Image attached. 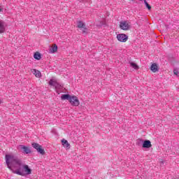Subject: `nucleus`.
Returning a JSON list of instances; mask_svg holds the SVG:
<instances>
[{"label": "nucleus", "mask_w": 179, "mask_h": 179, "mask_svg": "<svg viewBox=\"0 0 179 179\" xmlns=\"http://www.w3.org/2000/svg\"><path fill=\"white\" fill-rule=\"evenodd\" d=\"M173 73H174V75H176V76H177L178 75V70L174 69L173 70Z\"/></svg>", "instance_id": "19"}, {"label": "nucleus", "mask_w": 179, "mask_h": 179, "mask_svg": "<svg viewBox=\"0 0 179 179\" xmlns=\"http://www.w3.org/2000/svg\"><path fill=\"white\" fill-rule=\"evenodd\" d=\"M150 69L152 72H154V73L159 71V68L157 67V64L156 63H154L151 65Z\"/></svg>", "instance_id": "10"}, {"label": "nucleus", "mask_w": 179, "mask_h": 179, "mask_svg": "<svg viewBox=\"0 0 179 179\" xmlns=\"http://www.w3.org/2000/svg\"><path fill=\"white\" fill-rule=\"evenodd\" d=\"M130 64V66H131V68H133L134 69H136L137 71V69H139V66H138V64H136V63L134 62H129Z\"/></svg>", "instance_id": "17"}, {"label": "nucleus", "mask_w": 179, "mask_h": 179, "mask_svg": "<svg viewBox=\"0 0 179 179\" xmlns=\"http://www.w3.org/2000/svg\"><path fill=\"white\" fill-rule=\"evenodd\" d=\"M58 51V46L56 44H54L52 48H50L49 52L50 54H54Z\"/></svg>", "instance_id": "9"}, {"label": "nucleus", "mask_w": 179, "mask_h": 179, "mask_svg": "<svg viewBox=\"0 0 179 179\" xmlns=\"http://www.w3.org/2000/svg\"><path fill=\"white\" fill-rule=\"evenodd\" d=\"M120 27L122 30H124L125 31H127V30H129L131 26L129 25V24H128L127 21H122L120 23Z\"/></svg>", "instance_id": "6"}, {"label": "nucleus", "mask_w": 179, "mask_h": 179, "mask_svg": "<svg viewBox=\"0 0 179 179\" xmlns=\"http://www.w3.org/2000/svg\"><path fill=\"white\" fill-rule=\"evenodd\" d=\"M140 1H143V0H140Z\"/></svg>", "instance_id": "22"}, {"label": "nucleus", "mask_w": 179, "mask_h": 179, "mask_svg": "<svg viewBox=\"0 0 179 179\" xmlns=\"http://www.w3.org/2000/svg\"><path fill=\"white\" fill-rule=\"evenodd\" d=\"M72 97V96H71L69 94H62L61 96L62 100H68L69 101L71 100V98Z\"/></svg>", "instance_id": "14"}, {"label": "nucleus", "mask_w": 179, "mask_h": 179, "mask_svg": "<svg viewBox=\"0 0 179 179\" xmlns=\"http://www.w3.org/2000/svg\"><path fill=\"white\" fill-rule=\"evenodd\" d=\"M32 147L37 150L38 153L41 155H45V151H44V149L37 143H32Z\"/></svg>", "instance_id": "4"}, {"label": "nucleus", "mask_w": 179, "mask_h": 179, "mask_svg": "<svg viewBox=\"0 0 179 179\" xmlns=\"http://www.w3.org/2000/svg\"><path fill=\"white\" fill-rule=\"evenodd\" d=\"M1 103V100H0V103Z\"/></svg>", "instance_id": "21"}, {"label": "nucleus", "mask_w": 179, "mask_h": 179, "mask_svg": "<svg viewBox=\"0 0 179 179\" xmlns=\"http://www.w3.org/2000/svg\"><path fill=\"white\" fill-rule=\"evenodd\" d=\"M87 30L86 27H83V34H87Z\"/></svg>", "instance_id": "18"}, {"label": "nucleus", "mask_w": 179, "mask_h": 179, "mask_svg": "<svg viewBox=\"0 0 179 179\" xmlns=\"http://www.w3.org/2000/svg\"><path fill=\"white\" fill-rule=\"evenodd\" d=\"M3 10V8H1L0 6V12H2Z\"/></svg>", "instance_id": "20"}, {"label": "nucleus", "mask_w": 179, "mask_h": 179, "mask_svg": "<svg viewBox=\"0 0 179 179\" xmlns=\"http://www.w3.org/2000/svg\"><path fill=\"white\" fill-rule=\"evenodd\" d=\"M34 58L38 61H40V59H41V55L39 52H36L34 55Z\"/></svg>", "instance_id": "16"}, {"label": "nucleus", "mask_w": 179, "mask_h": 179, "mask_svg": "<svg viewBox=\"0 0 179 179\" xmlns=\"http://www.w3.org/2000/svg\"><path fill=\"white\" fill-rule=\"evenodd\" d=\"M5 31V23L3 21L0 20V34Z\"/></svg>", "instance_id": "13"}, {"label": "nucleus", "mask_w": 179, "mask_h": 179, "mask_svg": "<svg viewBox=\"0 0 179 179\" xmlns=\"http://www.w3.org/2000/svg\"><path fill=\"white\" fill-rule=\"evenodd\" d=\"M18 149H20L24 155H30V153H31V150L25 145H19Z\"/></svg>", "instance_id": "5"}, {"label": "nucleus", "mask_w": 179, "mask_h": 179, "mask_svg": "<svg viewBox=\"0 0 179 179\" xmlns=\"http://www.w3.org/2000/svg\"><path fill=\"white\" fill-rule=\"evenodd\" d=\"M49 85L50 86H53V87H55L56 89H57V87H59V84L57 82V80H53V79L50 80Z\"/></svg>", "instance_id": "8"}, {"label": "nucleus", "mask_w": 179, "mask_h": 179, "mask_svg": "<svg viewBox=\"0 0 179 179\" xmlns=\"http://www.w3.org/2000/svg\"><path fill=\"white\" fill-rule=\"evenodd\" d=\"M77 27H78V29H83V27H86V25L85 23H83V22L78 21Z\"/></svg>", "instance_id": "15"}, {"label": "nucleus", "mask_w": 179, "mask_h": 179, "mask_svg": "<svg viewBox=\"0 0 179 179\" xmlns=\"http://www.w3.org/2000/svg\"><path fill=\"white\" fill-rule=\"evenodd\" d=\"M69 101L70 104L76 107H78V106L80 104V102L79 101V99H78V96H71V98H70V101Z\"/></svg>", "instance_id": "3"}, {"label": "nucleus", "mask_w": 179, "mask_h": 179, "mask_svg": "<svg viewBox=\"0 0 179 179\" xmlns=\"http://www.w3.org/2000/svg\"><path fill=\"white\" fill-rule=\"evenodd\" d=\"M140 142H143V148L145 149H149V148H152V143L149 140L142 141L139 139Z\"/></svg>", "instance_id": "7"}, {"label": "nucleus", "mask_w": 179, "mask_h": 179, "mask_svg": "<svg viewBox=\"0 0 179 179\" xmlns=\"http://www.w3.org/2000/svg\"><path fill=\"white\" fill-rule=\"evenodd\" d=\"M131 1H134V0H131Z\"/></svg>", "instance_id": "23"}, {"label": "nucleus", "mask_w": 179, "mask_h": 179, "mask_svg": "<svg viewBox=\"0 0 179 179\" xmlns=\"http://www.w3.org/2000/svg\"><path fill=\"white\" fill-rule=\"evenodd\" d=\"M6 163L8 169L12 171L14 174L17 176H29L31 174V169L28 165L23 164L22 159L10 155H6Z\"/></svg>", "instance_id": "1"}, {"label": "nucleus", "mask_w": 179, "mask_h": 179, "mask_svg": "<svg viewBox=\"0 0 179 179\" xmlns=\"http://www.w3.org/2000/svg\"><path fill=\"white\" fill-rule=\"evenodd\" d=\"M31 72L34 73V75H35L36 78H41V72H40V71L33 69Z\"/></svg>", "instance_id": "12"}, {"label": "nucleus", "mask_w": 179, "mask_h": 179, "mask_svg": "<svg viewBox=\"0 0 179 179\" xmlns=\"http://www.w3.org/2000/svg\"><path fill=\"white\" fill-rule=\"evenodd\" d=\"M116 38L120 43H127L128 41V36L125 34H119Z\"/></svg>", "instance_id": "2"}, {"label": "nucleus", "mask_w": 179, "mask_h": 179, "mask_svg": "<svg viewBox=\"0 0 179 179\" xmlns=\"http://www.w3.org/2000/svg\"><path fill=\"white\" fill-rule=\"evenodd\" d=\"M62 144L64 148H66V149H69L71 148V144H69V143H68V141L65 139L62 140Z\"/></svg>", "instance_id": "11"}]
</instances>
